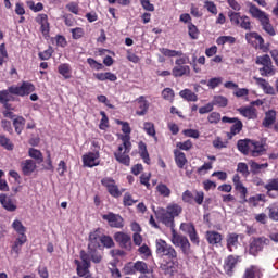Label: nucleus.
<instances>
[{"instance_id":"obj_58","label":"nucleus","mask_w":278,"mask_h":278,"mask_svg":"<svg viewBox=\"0 0 278 278\" xmlns=\"http://www.w3.org/2000/svg\"><path fill=\"white\" fill-rule=\"evenodd\" d=\"M270 63H273V61L270 60V56L267 54L256 58V64H258V66H268V64Z\"/></svg>"},{"instance_id":"obj_31","label":"nucleus","mask_w":278,"mask_h":278,"mask_svg":"<svg viewBox=\"0 0 278 278\" xmlns=\"http://www.w3.org/2000/svg\"><path fill=\"white\" fill-rule=\"evenodd\" d=\"M238 111L241 116H244V118H249V119L257 118V112L255 111V109H253V106L240 108Z\"/></svg>"},{"instance_id":"obj_4","label":"nucleus","mask_w":278,"mask_h":278,"mask_svg":"<svg viewBox=\"0 0 278 278\" xmlns=\"http://www.w3.org/2000/svg\"><path fill=\"white\" fill-rule=\"evenodd\" d=\"M170 242L174 244V247H179L184 255H190V253H192V250L190 249V241L186 238V236L177 233L175 229L172 230Z\"/></svg>"},{"instance_id":"obj_6","label":"nucleus","mask_w":278,"mask_h":278,"mask_svg":"<svg viewBox=\"0 0 278 278\" xmlns=\"http://www.w3.org/2000/svg\"><path fill=\"white\" fill-rule=\"evenodd\" d=\"M155 244L157 255H165L166 257H169V260H177V251L173 245L167 244L165 240L156 239Z\"/></svg>"},{"instance_id":"obj_22","label":"nucleus","mask_w":278,"mask_h":278,"mask_svg":"<svg viewBox=\"0 0 278 278\" xmlns=\"http://www.w3.org/2000/svg\"><path fill=\"white\" fill-rule=\"evenodd\" d=\"M254 80L256 81V86H258V88H262L265 94H275V88H273V86H270V83H268L266 79L254 77Z\"/></svg>"},{"instance_id":"obj_25","label":"nucleus","mask_w":278,"mask_h":278,"mask_svg":"<svg viewBox=\"0 0 278 278\" xmlns=\"http://www.w3.org/2000/svg\"><path fill=\"white\" fill-rule=\"evenodd\" d=\"M264 151H266V148H264L262 142L252 140V146L250 150V155H252V157H260V155H262Z\"/></svg>"},{"instance_id":"obj_2","label":"nucleus","mask_w":278,"mask_h":278,"mask_svg":"<svg viewBox=\"0 0 278 278\" xmlns=\"http://www.w3.org/2000/svg\"><path fill=\"white\" fill-rule=\"evenodd\" d=\"M97 248L88 249V252L80 251V261L75 260L76 270L78 277H86L90 273V262L93 264H101L103 254L96 250Z\"/></svg>"},{"instance_id":"obj_17","label":"nucleus","mask_w":278,"mask_h":278,"mask_svg":"<svg viewBox=\"0 0 278 278\" xmlns=\"http://www.w3.org/2000/svg\"><path fill=\"white\" fill-rule=\"evenodd\" d=\"M265 190H267V197L271 199H277L278 197V178H273L267 181L264 186Z\"/></svg>"},{"instance_id":"obj_34","label":"nucleus","mask_w":278,"mask_h":278,"mask_svg":"<svg viewBox=\"0 0 278 278\" xmlns=\"http://www.w3.org/2000/svg\"><path fill=\"white\" fill-rule=\"evenodd\" d=\"M139 155L146 164H151V159L149 157V151L147 150V143L140 141L138 143Z\"/></svg>"},{"instance_id":"obj_33","label":"nucleus","mask_w":278,"mask_h":278,"mask_svg":"<svg viewBox=\"0 0 278 278\" xmlns=\"http://www.w3.org/2000/svg\"><path fill=\"white\" fill-rule=\"evenodd\" d=\"M174 155H175L176 166H178V168H184L186 164H188V159H186V154L184 152L179 150H175Z\"/></svg>"},{"instance_id":"obj_23","label":"nucleus","mask_w":278,"mask_h":278,"mask_svg":"<svg viewBox=\"0 0 278 278\" xmlns=\"http://www.w3.org/2000/svg\"><path fill=\"white\" fill-rule=\"evenodd\" d=\"M173 77H188L190 75V66L176 65L172 70Z\"/></svg>"},{"instance_id":"obj_24","label":"nucleus","mask_w":278,"mask_h":278,"mask_svg":"<svg viewBox=\"0 0 278 278\" xmlns=\"http://www.w3.org/2000/svg\"><path fill=\"white\" fill-rule=\"evenodd\" d=\"M101 238V231L96 230L90 232L88 249H98V247H100Z\"/></svg>"},{"instance_id":"obj_11","label":"nucleus","mask_w":278,"mask_h":278,"mask_svg":"<svg viewBox=\"0 0 278 278\" xmlns=\"http://www.w3.org/2000/svg\"><path fill=\"white\" fill-rule=\"evenodd\" d=\"M102 186H104V188H106L109 194H111V197H114V199H118V197H122L123 191H121V189H118V186L116 185V181L110 177L103 178L101 180Z\"/></svg>"},{"instance_id":"obj_30","label":"nucleus","mask_w":278,"mask_h":278,"mask_svg":"<svg viewBox=\"0 0 278 278\" xmlns=\"http://www.w3.org/2000/svg\"><path fill=\"white\" fill-rule=\"evenodd\" d=\"M275 121H277V112L275 110L267 111L263 121V127H270V125H275Z\"/></svg>"},{"instance_id":"obj_27","label":"nucleus","mask_w":278,"mask_h":278,"mask_svg":"<svg viewBox=\"0 0 278 278\" xmlns=\"http://www.w3.org/2000/svg\"><path fill=\"white\" fill-rule=\"evenodd\" d=\"M36 168L37 166L34 160H25L24 162H22V173L26 176L31 175V173H34Z\"/></svg>"},{"instance_id":"obj_55","label":"nucleus","mask_w":278,"mask_h":278,"mask_svg":"<svg viewBox=\"0 0 278 278\" xmlns=\"http://www.w3.org/2000/svg\"><path fill=\"white\" fill-rule=\"evenodd\" d=\"M220 84H223V77H213L208 79L207 87L211 90H215V88H218Z\"/></svg>"},{"instance_id":"obj_39","label":"nucleus","mask_w":278,"mask_h":278,"mask_svg":"<svg viewBox=\"0 0 278 278\" xmlns=\"http://www.w3.org/2000/svg\"><path fill=\"white\" fill-rule=\"evenodd\" d=\"M135 273H140L141 275H147L149 273V265L143 261H137L134 265Z\"/></svg>"},{"instance_id":"obj_14","label":"nucleus","mask_w":278,"mask_h":278,"mask_svg":"<svg viewBox=\"0 0 278 278\" xmlns=\"http://www.w3.org/2000/svg\"><path fill=\"white\" fill-rule=\"evenodd\" d=\"M36 23L40 25V31L45 38L49 36V31H51L50 25H49V16L47 14H39L36 17Z\"/></svg>"},{"instance_id":"obj_64","label":"nucleus","mask_w":278,"mask_h":278,"mask_svg":"<svg viewBox=\"0 0 278 278\" xmlns=\"http://www.w3.org/2000/svg\"><path fill=\"white\" fill-rule=\"evenodd\" d=\"M269 218H271V220H278V205H271L269 206Z\"/></svg>"},{"instance_id":"obj_1","label":"nucleus","mask_w":278,"mask_h":278,"mask_svg":"<svg viewBox=\"0 0 278 278\" xmlns=\"http://www.w3.org/2000/svg\"><path fill=\"white\" fill-rule=\"evenodd\" d=\"M117 125H122V131L125 134L121 137L122 144L118 146V149L116 152H114L115 160L119 162V164H124V166H129L131 159L129 157V153L131 151V137L129 134H131V127L129 126V123L123 122L121 119L116 121Z\"/></svg>"},{"instance_id":"obj_16","label":"nucleus","mask_w":278,"mask_h":278,"mask_svg":"<svg viewBox=\"0 0 278 278\" xmlns=\"http://www.w3.org/2000/svg\"><path fill=\"white\" fill-rule=\"evenodd\" d=\"M114 240L119 245L123 247V249H131V237L126 232H116L114 235Z\"/></svg>"},{"instance_id":"obj_61","label":"nucleus","mask_w":278,"mask_h":278,"mask_svg":"<svg viewBox=\"0 0 278 278\" xmlns=\"http://www.w3.org/2000/svg\"><path fill=\"white\" fill-rule=\"evenodd\" d=\"M182 201L184 203H189L190 205H192V203H194V193H192V191L190 190H186L182 193Z\"/></svg>"},{"instance_id":"obj_26","label":"nucleus","mask_w":278,"mask_h":278,"mask_svg":"<svg viewBox=\"0 0 278 278\" xmlns=\"http://www.w3.org/2000/svg\"><path fill=\"white\" fill-rule=\"evenodd\" d=\"M243 278H262V269L258 266L252 265L245 269Z\"/></svg>"},{"instance_id":"obj_56","label":"nucleus","mask_w":278,"mask_h":278,"mask_svg":"<svg viewBox=\"0 0 278 278\" xmlns=\"http://www.w3.org/2000/svg\"><path fill=\"white\" fill-rule=\"evenodd\" d=\"M195 230L197 228H194V225L192 223L180 224V231H184V233H188V236Z\"/></svg>"},{"instance_id":"obj_20","label":"nucleus","mask_w":278,"mask_h":278,"mask_svg":"<svg viewBox=\"0 0 278 278\" xmlns=\"http://www.w3.org/2000/svg\"><path fill=\"white\" fill-rule=\"evenodd\" d=\"M137 116H144L147 112H149V101H147V98L144 96H140L137 100Z\"/></svg>"},{"instance_id":"obj_7","label":"nucleus","mask_w":278,"mask_h":278,"mask_svg":"<svg viewBox=\"0 0 278 278\" xmlns=\"http://www.w3.org/2000/svg\"><path fill=\"white\" fill-rule=\"evenodd\" d=\"M270 239L266 237L254 238L250 243L249 253L250 255H257L261 251H264V247H269Z\"/></svg>"},{"instance_id":"obj_45","label":"nucleus","mask_w":278,"mask_h":278,"mask_svg":"<svg viewBox=\"0 0 278 278\" xmlns=\"http://www.w3.org/2000/svg\"><path fill=\"white\" fill-rule=\"evenodd\" d=\"M260 73L262 77H270L275 75V68H273V63L264 65L262 68H260Z\"/></svg>"},{"instance_id":"obj_42","label":"nucleus","mask_w":278,"mask_h":278,"mask_svg":"<svg viewBox=\"0 0 278 278\" xmlns=\"http://www.w3.org/2000/svg\"><path fill=\"white\" fill-rule=\"evenodd\" d=\"M249 165L254 174L261 173V170H264V168H268V163L258 164L255 161H250Z\"/></svg>"},{"instance_id":"obj_10","label":"nucleus","mask_w":278,"mask_h":278,"mask_svg":"<svg viewBox=\"0 0 278 278\" xmlns=\"http://www.w3.org/2000/svg\"><path fill=\"white\" fill-rule=\"evenodd\" d=\"M100 157L101 155L99 154V151L87 152L83 155V166L86 168H94V166L101 164Z\"/></svg>"},{"instance_id":"obj_60","label":"nucleus","mask_w":278,"mask_h":278,"mask_svg":"<svg viewBox=\"0 0 278 278\" xmlns=\"http://www.w3.org/2000/svg\"><path fill=\"white\" fill-rule=\"evenodd\" d=\"M100 242L106 249H112V247H114V239H112L110 236H102Z\"/></svg>"},{"instance_id":"obj_9","label":"nucleus","mask_w":278,"mask_h":278,"mask_svg":"<svg viewBox=\"0 0 278 278\" xmlns=\"http://www.w3.org/2000/svg\"><path fill=\"white\" fill-rule=\"evenodd\" d=\"M154 214L157 218V220H160V223H163V225H165V227H170L172 231L173 229H175V219L173 218L172 215L168 214V212L166 211V208L160 207L156 211H154Z\"/></svg>"},{"instance_id":"obj_50","label":"nucleus","mask_w":278,"mask_h":278,"mask_svg":"<svg viewBox=\"0 0 278 278\" xmlns=\"http://www.w3.org/2000/svg\"><path fill=\"white\" fill-rule=\"evenodd\" d=\"M100 115L102 116V118L99 124V129H101L102 131H105V129L110 127V118H108V115L105 114L104 111H101Z\"/></svg>"},{"instance_id":"obj_40","label":"nucleus","mask_w":278,"mask_h":278,"mask_svg":"<svg viewBox=\"0 0 278 278\" xmlns=\"http://www.w3.org/2000/svg\"><path fill=\"white\" fill-rule=\"evenodd\" d=\"M138 253L141 260H149V257L153 255V252H151V248H149V245L147 244H142L141 247H139Z\"/></svg>"},{"instance_id":"obj_35","label":"nucleus","mask_w":278,"mask_h":278,"mask_svg":"<svg viewBox=\"0 0 278 278\" xmlns=\"http://www.w3.org/2000/svg\"><path fill=\"white\" fill-rule=\"evenodd\" d=\"M166 211L175 219V217L179 216V214L184 212V208L177 203H170L167 205Z\"/></svg>"},{"instance_id":"obj_54","label":"nucleus","mask_w":278,"mask_h":278,"mask_svg":"<svg viewBox=\"0 0 278 278\" xmlns=\"http://www.w3.org/2000/svg\"><path fill=\"white\" fill-rule=\"evenodd\" d=\"M162 97L163 99H165V101H169L170 103H173L175 99V91L172 88H165L162 91Z\"/></svg>"},{"instance_id":"obj_49","label":"nucleus","mask_w":278,"mask_h":278,"mask_svg":"<svg viewBox=\"0 0 278 278\" xmlns=\"http://www.w3.org/2000/svg\"><path fill=\"white\" fill-rule=\"evenodd\" d=\"M175 64L179 66H186V64H190V56L181 51V54L177 55Z\"/></svg>"},{"instance_id":"obj_36","label":"nucleus","mask_w":278,"mask_h":278,"mask_svg":"<svg viewBox=\"0 0 278 278\" xmlns=\"http://www.w3.org/2000/svg\"><path fill=\"white\" fill-rule=\"evenodd\" d=\"M11 227L12 229H14V231H16V233H18V236H27L25 235L27 228L23 225V222H21V219H14Z\"/></svg>"},{"instance_id":"obj_21","label":"nucleus","mask_w":278,"mask_h":278,"mask_svg":"<svg viewBox=\"0 0 278 278\" xmlns=\"http://www.w3.org/2000/svg\"><path fill=\"white\" fill-rule=\"evenodd\" d=\"M237 147L240 153H243V155H251V147H253V140L241 139L238 141Z\"/></svg>"},{"instance_id":"obj_51","label":"nucleus","mask_w":278,"mask_h":278,"mask_svg":"<svg viewBox=\"0 0 278 278\" xmlns=\"http://www.w3.org/2000/svg\"><path fill=\"white\" fill-rule=\"evenodd\" d=\"M156 191L159 192V194L161 197H165V198L170 197V188H168V186H166L164 184H159L156 186Z\"/></svg>"},{"instance_id":"obj_32","label":"nucleus","mask_w":278,"mask_h":278,"mask_svg":"<svg viewBox=\"0 0 278 278\" xmlns=\"http://www.w3.org/2000/svg\"><path fill=\"white\" fill-rule=\"evenodd\" d=\"M206 240L211 244H220L223 242V235L217 231H206Z\"/></svg>"},{"instance_id":"obj_29","label":"nucleus","mask_w":278,"mask_h":278,"mask_svg":"<svg viewBox=\"0 0 278 278\" xmlns=\"http://www.w3.org/2000/svg\"><path fill=\"white\" fill-rule=\"evenodd\" d=\"M179 97H181V99H184L185 101L188 102H197L199 101V96H197V93H194L192 90L190 89H184L179 92Z\"/></svg>"},{"instance_id":"obj_44","label":"nucleus","mask_w":278,"mask_h":278,"mask_svg":"<svg viewBox=\"0 0 278 278\" xmlns=\"http://www.w3.org/2000/svg\"><path fill=\"white\" fill-rule=\"evenodd\" d=\"M143 129L148 136H152L154 140L157 142V137L155 136V125L151 122H146L143 124Z\"/></svg>"},{"instance_id":"obj_47","label":"nucleus","mask_w":278,"mask_h":278,"mask_svg":"<svg viewBox=\"0 0 278 278\" xmlns=\"http://www.w3.org/2000/svg\"><path fill=\"white\" fill-rule=\"evenodd\" d=\"M13 126L15 127L16 134H22L23 128L25 127V119L23 118V116L16 117L13 121Z\"/></svg>"},{"instance_id":"obj_59","label":"nucleus","mask_w":278,"mask_h":278,"mask_svg":"<svg viewBox=\"0 0 278 278\" xmlns=\"http://www.w3.org/2000/svg\"><path fill=\"white\" fill-rule=\"evenodd\" d=\"M207 121L211 125H218V123H220V113L218 112H212L208 116H207Z\"/></svg>"},{"instance_id":"obj_63","label":"nucleus","mask_w":278,"mask_h":278,"mask_svg":"<svg viewBox=\"0 0 278 278\" xmlns=\"http://www.w3.org/2000/svg\"><path fill=\"white\" fill-rule=\"evenodd\" d=\"M240 131H242V122L237 119L230 128V134L231 136H237Z\"/></svg>"},{"instance_id":"obj_15","label":"nucleus","mask_w":278,"mask_h":278,"mask_svg":"<svg viewBox=\"0 0 278 278\" xmlns=\"http://www.w3.org/2000/svg\"><path fill=\"white\" fill-rule=\"evenodd\" d=\"M245 40L256 49H264V38L257 33H248L245 34Z\"/></svg>"},{"instance_id":"obj_13","label":"nucleus","mask_w":278,"mask_h":278,"mask_svg":"<svg viewBox=\"0 0 278 278\" xmlns=\"http://www.w3.org/2000/svg\"><path fill=\"white\" fill-rule=\"evenodd\" d=\"M0 203L7 212H16L18 210V205L16 204V200L1 193L0 194Z\"/></svg>"},{"instance_id":"obj_8","label":"nucleus","mask_w":278,"mask_h":278,"mask_svg":"<svg viewBox=\"0 0 278 278\" xmlns=\"http://www.w3.org/2000/svg\"><path fill=\"white\" fill-rule=\"evenodd\" d=\"M36 90L34 84L24 81L21 86H12L9 87V92L11 94H17V97H27V94H31Z\"/></svg>"},{"instance_id":"obj_37","label":"nucleus","mask_w":278,"mask_h":278,"mask_svg":"<svg viewBox=\"0 0 278 278\" xmlns=\"http://www.w3.org/2000/svg\"><path fill=\"white\" fill-rule=\"evenodd\" d=\"M27 242V236H18L12 245V251L16 254L21 253V247Z\"/></svg>"},{"instance_id":"obj_41","label":"nucleus","mask_w":278,"mask_h":278,"mask_svg":"<svg viewBox=\"0 0 278 278\" xmlns=\"http://www.w3.org/2000/svg\"><path fill=\"white\" fill-rule=\"evenodd\" d=\"M216 45L223 47V45H236V37L233 36H220L216 39Z\"/></svg>"},{"instance_id":"obj_38","label":"nucleus","mask_w":278,"mask_h":278,"mask_svg":"<svg viewBox=\"0 0 278 278\" xmlns=\"http://www.w3.org/2000/svg\"><path fill=\"white\" fill-rule=\"evenodd\" d=\"M239 244L240 243L238 242V235L236 233L229 235L227 239L228 251H230V253L233 252L235 249H238Z\"/></svg>"},{"instance_id":"obj_19","label":"nucleus","mask_w":278,"mask_h":278,"mask_svg":"<svg viewBox=\"0 0 278 278\" xmlns=\"http://www.w3.org/2000/svg\"><path fill=\"white\" fill-rule=\"evenodd\" d=\"M161 268L165 273V275H169V277H173V275L177 273V268H179V262L177 261V258H172V261L163 264Z\"/></svg>"},{"instance_id":"obj_18","label":"nucleus","mask_w":278,"mask_h":278,"mask_svg":"<svg viewBox=\"0 0 278 278\" xmlns=\"http://www.w3.org/2000/svg\"><path fill=\"white\" fill-rule=\"evenodd\" d=\"M240 262V256H233L229 255L224 265V270L227 275L232 276L233 275V268H236V264Z\"/></svg>"},{"instance_id":"obj_62","label":"nucleus","mask_w":278,"mask_h":278,"mask_svg":"<svg viewBox=\"0 0 278 278\" xmlns=\"http://www.w3.org/2000/svg\"><path fill=\"white\" fill-rule=\"evenodd\" d=\"M0 144L8 151H12V149H14V144L5 136L0 137Z\"/></svg>"},{"instance_id":"obj_43","label":"nucleus","mask_w":278,"mask_h":278,"mask_svg":"<svg viewBox=\"0 0 278 278\" xmlns=\"http://www.w3.org/2000/svg\"><path fill=\"white\" fill-rule=\"evenodd\" d=\"M212 103H213V106L217 105V108H227V103H229V101L225 96H215L213 98Z\"/></svg>"},{"instance_id":"obj_28","label":"nucleus","mask_w":278,"mask_h":278,"mask_svg":"<svg viewBox=\"0 0 278 278\" xmlns=\"http://www.w3.org/2000/svg\"><path fill=\"white\" fill-rule=\"evenodd\" d=\"M58 71L64 79H71V77H73V68H71V64L68 63H62L59 65Z\"/></svg>"},{"instance_id":"obj_48","label":"nucleus","mask_w":278,"mask_h":278,"mask_svg":"<svg viewBox=\"0 0 278 278\" xmlns=\"http://www.w3.org/2000/svg\"><path fill=\"white\" fill-rule=\"evenodd\" d=\"M28 155L29 157H31L33 160H36L39 164L42 162L43 157H42V152H40V150L30 148L28 150Z\"/></svg>"},{"instance_id":"obj_57","label":"nucleus","mask_w":278,"mask_h":278,"mask_svg":"<svg viewBox=\"0 0 278 278\" xmlns=\"http://www.w3.org/2000/svg\"><path fill=\"white\" fill-rule=\"evenodd\" d=\"M193 201L197 205H203V201H205V193L203 191H193Z\"/></svg>"},{"instance_id":"obj_3","label":"nucleus","mask_w":278,"mask_h":278,"mask_svg":"<svg viewBox=\"0 0 278 278\" xmlns=\"http://www.w3.org/2000/svg\"><path fill=\"white\" fill-rule=\"evenodd\" d=\"M249 12L253 18L260 21L262 28L264 31H266V34L269 36H276L277 31H275V27H273V24H270V17H268L266 12L260 10V8L254 4L250 5Z\"/></svg>"},{"instance_id":"obj_53","label":"nucleus","mask_w":278,"mask_h":278,"mask_svg":"<svg viewBox=\"0 0 278 278\" xmlns=\"http://www.w3.org/2000/svg\"><path fill=\"white\" fill-rule=\"evenodd\" d=\"M188 33L192 40H197L199 38V28H197V26L192 24V22H189L188 24Z\"/></svg>"},{"instance_id":"obj_52","label":"nucleus","mask_w":278,"mask_h":278,"mask_svg":"<svg viewBox=\"0 0 278 278\" xmlns=\"http://www.w3.org/2000/svg\"><path fill=\"white\" fill-rule=\"evenodd\" d=\"M160 52L162 55H165V58H177V55H181V51L170 50L168 48H161Z\"/></svg>"},{"instance_id":"obj_46","label":"nucleus","mask_w":278,"mask_h":278,"mask_svg":"<svg viewBox=\"0 0 278 278\" xmlns=\"http://www.w3.org/2000/svg\"><path fill=\"white\" fill-rule=\"evenodd\" d=\"M260 201H266V195L265 194H256L253 197H250L248 200V203L252 205V207H257L260 205Z\"/></svg>"},{"instance_id":"obj_5","label":"nucleus","mask_w":278,"mask_h":278,"mask_svg":"<svg viewBox=\"0 0 278 278\" xmlns=\"http://www.w3.org/2000/svg\"><path fill=\"white\" fill-rule=\"evenodd\" d=\"M230 23L236 27H241L245 31H251V20L247 15H240L238 12L230 11L228 13Z\"/></svg>"},{"instance_id":"obj_12","label":"nucleus","mask_w":278,"mask_h":278,"mask_svg":"<svg viewBox=\"0 0 278 278\" xmlns=\"http://www.w3.org/2000/svg\"><path fill=\"white\" fill-rule=\"evenodd\" d=\"M103 220L110 225V227H114L115 229H123L125 227V220L118 214L108 213L102 215Z\"/></svg>"}]
</instances>
